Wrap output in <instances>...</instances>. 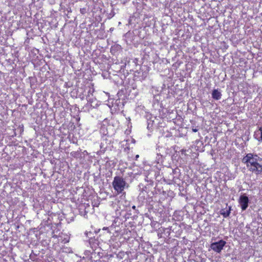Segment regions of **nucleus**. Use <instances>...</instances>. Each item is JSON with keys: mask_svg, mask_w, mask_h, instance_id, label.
Listing matches in <instances>:
<instances>
[{"mask_svg": "<svg viewBox=\"0 0 262 262\" xmlns=\"http://www.w3.org/2000/svg\"><path fill=\"white\" fill-rule=\"evenodd\" d=\"M242 161L246 165L249 171L256 175L262 172V158L257 155L248 153L244 156Z\"/></svg>", "mask_w": 262, "mask_h": 262, "instance_id": "nucleus-1", "label": "nucleus"}, {"mask_svg": "<svg viewBox=\"0 0 262 262\" xmlns=\"http://www.w3.org/2000/svg\"><path fill=\"white\" fill-rule=\"evenodd\" d=\"M126 185V183L122 177L120 176H116L114 177L112 182V185L114 190L117 191L118 194L122 193Z\"/></svg>", "mask_w": 262, "mask_h": 262, "instance_id": "nucleus-2", "label": "nucleus"}, {"mask_svg": "<svg viewBox=\"0 0 262 262\" xmlns=\"http://www.w3.org/2000/svg\"><path fill=\"white\" fill-rule=\"evenodd\" d=\"M226 242L222 239L217 242L212 243L210 245V248L214 251L217 253H220L226 245Z\"/></svg>", "mask_w": 262, "mask_h": 262, "instance_id": "nucleus-3", "label": "nucleus"}, {"mask_svg": "<svg viewBox=\"0 0 262 262\" xmlns=\"http://www.w3.org/2000/svg\"><path fill=\"white\" fill-rule=\"evenodd\" d=\"M239 203L241 205L242 210H245L248 206V198L245 195H242L239 199Z\"/></svg>", "mask_w": 262, "mask_h": 262, "instance_id": "nucleus-4", "label": "nucleus"}, {"mask_svg": "<svg viewBox=\"0 0 262 262\" xmlns=\"http://www.w3.org/2000/svg\"><path fill=\"white\" fill-rule=\"evenodd\" d=\"M212 97L214 99L217 100L221 98L222 94L217 89H215L212 91Z\"/></svg>", "mask_w": 262, "mask_h": 262, "instance_id": "nucleus-5", "label": "nucleus"}, {"mask_svg": "<svg viewBox=\"0 0 262 262\" xmlns=\"http://www.w3.org/2000/svg\"><path fill=\"white\" fill-rule=\"evenodd\" d=\"M254 136L255 138L259 141H262V127H260L258 130L256 131Z\"/></svg>", "mask_w": 262, "mask_h": 262, "instance_id": "nucleus-6", "label": "nucleus"}, {"mask_svg": "<svg viewBox=\"0 0 262 262\" xmlns=\"http://www.w3.org/2000/svg\"><path fill=\"white\" fill-rule=\"evenodd\" d=\"M231 212V207H229L228 209H223L221 210V214L224 217H227L229 216Z\"/></svg>", "mask_w": 262, "mask_h": 262, "instance_id": "nucleus-7", "label": "nucleus"}, {"mask_svg": "<svg viewBox=\"0 0 262 262\" xmlns=\"http://www.w3.org/2000/svg\"><path fill=\"white\" fill-rule=\"evenodd\" d=\"M86 9L85 8H81L80 11L81 13L84 14L85 12Z\"/></svg>", "mask_w": 262, "mask_h": 262, "instance_id": "nucleus-8", "label": "nucleus"}, {"mask_svg": "<svg viewBox=\"0 0 262 262\" xmlns=\"http://www.w3.org/2000/svg\"><path fill=\"white\" fill-rule=\"evenodd\" d=\"M192 131H193V132H198V129H196V128H192Z\"/></svg>", "mask_w": 262, "mask_h": 262, "instance_id": "nucleus-9", "label": "nucleus"}, {"mask_svg": "<svg viewBox=\"0 0 262 262\" xmlns=\"http://www.w3.org/2000/svg\"><path fill=\"white\" fill-rule=\"evenodd\" d=\"M139 156L138 155H136V157H135V160H137V159L139 158Z\"/></svg>", "mask_w": 262, "mask_h": 262, "instance_id": "nucleus-10", "label": "nucleus"}, {"mask_svg": "<svg viewBox=\"0 0 262 262\" xmlns=\"http://www.w3.org/2000/svg\"><path fill=\"white\" fill-rule=\"evenodd\" d=\"M132 208H133V209H136V206H133L132 207Z\"/></svg>", "mask_w": 262, "mask_h": 262, "instance_id": "nucleus-11", "label": "nucleus"}, {"mask_svg": "<svg viewBox=\"0 0 262 262\" xmlns=\"http://www.w3.org/2000/svg\"><path fill=\"white\" fill-rule=\"evenodd\" d=\"M107 228H108L107 227H104L103 228V230H106V229H107Z\"/></svg>", "mask_w": 262, "mask_h": 262, "instance_id": "nucleus-12", "label": "nucleus"}, {"mask_svg": "<svg viewBox=\"0 0 262 262\" xmlns=\"http://www.w3.org/2000/svg\"><path fill=\"white\" fill-rule=\"evenodd\" d=\"M89 93H91V90L89 91Z\"/></svg>", "mask_w": 262, "mask_h": 262, "instance_id": "nucleus-13", "label": "nucleus"}]
</instances>
